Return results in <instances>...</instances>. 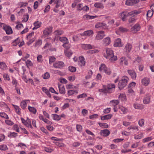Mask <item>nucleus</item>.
Segmentation results:
<instances>
[{
  "instance_id": "obj_31",
  "label": "nucleus",
  "mask_w": 154,
  "mask_h": 154,
  "mask_svg": "<svg viewBox=\"0 0 154 154\" xmlns=\"http://www.w3.org/2000/svg\"><path fill=\"white\" fill-rule=\"evenodd\" d=\"M7 66L5 63L1 62L0 63V68L3 70H5L6 69Z\"/></svg>"
},
{
  "instance_id": "obj_3",
  "label": "nucleus",
  "mask_w": 154,
  "mask_h": 154,
  "mask_svg": "<svg viewBox=\"0 0 154 154\" xmlns=\"http://www.w3.org/2000/svg\"><path fill=\"white\" fill-rule=\"evenodd\" d=\"M105 36L104 32L103 31H100L97 32L96 35V36L95 40H101Z\"/></svg>"
},
{
  "instance_id": "obj_55",
  "label": "nucleus",
  "mask_w": 154,
  "mask_h": 154,
  "mask_svg": "<svg viewBox=\"0 0 154 154\" xmlns=\"http://www.w3.org/2000/svg\"><path fill=\"white\" fill-rule=\"evenodd\" d=\"M87 96L86 94L85 93H83L82 94H80L77 96V98L79 99L80 98H82L85 97H86Z\"/></svg>"
},
{
  "instance_id": "obj_44",
  "label": "nucleus",
  "mask_w": 154,
  "mask_h": 154,
  "mask_svg": "<svg viewBox=\"0 0 154 154\" xmlns=\"http://www.w3.org/2000/svg\"><path fill=\"white\" fill-rule=\"evenodd\" d=\"M152 139L151 137H148L143 140V143L147 142L151 140Z\"/></svg>"
},
{
  "instance_id": "obj_26",
  "label": "nucleus",
  "mask_w": 154,
  "mask_h": 154,
  "mask_svg": "<svg viewBox=\"0 0 154 154\" xmlns=\"http://www.w3.org/2000/svg\"><path fill=\"white\" fill-rule=\"evenodd\" d=\"M83 34L84 35L90 36L93 34V32L92 30H88L85 31Z\"/></svg>"
},
{
  "instance_id": "obj_56",
  "label": "nucleus",
  "mask_w": 154,
  "mask_h": 154,
  "mask_svg": "<svg viewBox=\"0 0 154 154\" xmlns=\"http://www.w3.org/2000/svg\"><path fill=\"white\" fill-rule=\"evenodd\" d=\"M143 137V134H140L135 136L134 138L135 139H140L141 138Z\"/></svg>"
},
{
  "instance_id": "obj_30",
  "label": "nucleus",
  "mask_w": 154,
  "mask_h": 154,
  "mask_svg": "<svg viewBox=\"0 0 154 154\" xmlns=\"http://www.w3.org/2000/svg\"><path fill=\"white\" fill-rule=\"evenodd\" d=\"M28 109L30 112L33 113L34 114L36 113L37 110L34 107L29 106Z\"/></svg>"
},
{
  "instance_id": "obj_18",
  "label": "nucleus",
  "mask_w": 154,
  "mask_h": 154,
  "mask_svg": "<svg viewBox=\"0 0 154 154\" xmlns=\"http://www.w3.org/2000/svg\"><path fill=\"white\" fill-rule=\"evenodd\" d=\"M150 95L149 94L146 95L143 100V102L144 104H147L149 103L150 100Z\"/></svg>"
},
{
  "instance_id": "obj_58",
  "label": "nucleus",
  "mask_w": 154,
  "mask_h": 154,
  "mask_svg": "<svg viewBox=\"0 0 154 154\" xmlns=\"http://www.w3.org/2000/svg\"><path fill=\"white\" fill-rule=\"evenodd\" d=\"M99 52L98 50H96V49H94L93 50H90L88 51V53H89L91 54H93L94 53H98Z\"/></svg>"
},
{
  "instance_id": "obj_49",
  "label": "nucleus",
  "mask_w": 154,
  "mask_h": 154,
  "mask_svg": "<svg viewBox=\"0 0 154 154\" xmlns=\"http://www.w3.org/2000/svg\"><path fill=\"white\" fill-rule=\"evenodd\" d=\"M14 106L15 109L16 110V112L18 114H20V108L19 107L17 106Z\"/></svg>"
},
{
  "instance_id": "obj_52",
  "label": "nucleus",
  "mask_w": 154,
  "mask_h": 154,
  "mask_svg": "<svg viewBox=\"0 0 154 154\" xmlns=\"http://www.w3.org/2000/svg\"><path fill=\"white\" fill-rule=\"evenodd\" d=\"M17 134L15 132L11 133L10 134L8 135L9 137H14L17 136Z\"/></svg>"
},
{
  "instance_id": "obj_12",
  "label": "nucleus",
  "mask_w": 154,
  "mask_h": 154,
  "mask_svg": "<svg viewBox=\"0 0 154 154\" xmlns=\"http://www.w3.org/2000/svg\"><path fill=\"white\" fill-rule=\"evenodd\" d=\"M128 72L132 79H136V74L134 71L132 70H128Z\"/></svg>"
},
{
  "instance_id": "obj_41",
  "label": "nucleus",
  "mask_w": 154,
  "mask_h": 154,
  "mask_svg": "<svg viewBox=\"0 0 154 154\" xmlns=\"http://www.w3.org/2000/svg\"><path fill=\"white\" fill-rule=\"evenodd\" d=\"M28 39L29 41L27 42V44L28 45H29L34 41L35 40V37H33L32 38Z\"/></svg>"
},
{
  "instance_id": "obj_6",
  "label": "nucleus",
  "mask_w": 154,
  "mask_h": 154,
  "mask_svg": "<svg viewBox=\"0 0 154 154\" xmlns=\"http://www.w3.org/2000/svg\"><path fill=\"white\" fill-rule=\"evenodd\" d=\"M101 136L104 137L108 136L110 134V132L108 129H104L101 130L100 133Z\"/></svg>"
},
{
  "instance_id": "obj_7",
  "label": "nucleus",
  "mask_w": 154,
  "mask_h": 154,
  "mask_svg": "<svg viewBox=\"0 0 154 154\" xmlns=\"http://www.w3.org/2000/svg\"><path fill=\"white\" fill-rule=\"evenodd\" d=\"M3 29L5 31L6 34L8 35L11 34L13 33L12 29L9 26H3Z\"/></svg>"
},
{
  "instance_id": "obj_28",
  "label": "nucleus",
  "mask_w": 154,
  "mask_h": 154,
  "mask_svg": "<svg viewBox=\"0 0 154 154\" xmlns=\"http://www.w3.org/2000/svg\"><path fill=\"white\" fill-rule=\"evenodd\" d=\"M115 86L114 84H109L108 85L106 88H107L108 90L109 91H112V89L115 88Z\"/></svg>"
},
{
  "instance_id": "obj_36",
  "label": "nucleus",
  "mask_w": 154,
  "mask_h": 154,
  "mask_svg": "<svg viewBox=\"0 0 154 154\" xmlns=\"http://www.w3.org/2000/svg\"><path fill=\"white\" fill-rule=\"evenodd\" d=\"M54 33L56 35H60L63 33V32L60 30H57L55 31Z\"/></svg>"
},
{
  "instance_id": "obj_35",
  "label": "nucleus",
  "mask_w": 154,
  "mask_h": 154,
  "mask_svg": "<svg viewBox=\"0 0 154 154\" xmlns=\"http://www.w3.org/2000/svg\"><path fill=\"white\" fill-rule=\"evenodd\" d=\"M20 105L21 107L23 109H24L26 106V100H24L21 103Z\"/></svg>"
},
{
  "instance_id": "obj_25",
  "label": "nucleus",
  "mask_w": 154,
  "mask_h": 154,
  "mask_svg": "<svg viewBox=\"0 0 154 154\" xmlns=\"http://www.w3.org/2000/svg\"><path fill=\"white\" fill-rule=\"evenodd\" d=\"M134 106L135 109H142L143 108V107L142 105L138 103H135L134 105Z\"/></svg>"
},
{
  "instance_id": "obj_1",
  "label": "nucleus",
  "mask_w": 154,
  "mask_h": 154,
  "mask_svg": "<svg viewBox=\"0 0 154 154\" xmlns=\"http://www.w3.org/2000/svg\"><path fill=\"white\" fill-rule=\"evenodd\" d=\"M106 53H104V57L109 60L110 62H113L117 60L116 56H114L113 51L110 48H106Z\"/></svg>"
},
{
  "instance_id": "obj_50",
  "label": "nucleus",
  "mask_w": 154,
  "mask_h": 154,
  "mask_svg": "<svg viewBox=\"0 0 154 154\" xmlns=\"http://www.w3.org/2000/svg\"><path fill=\"white\" fill-rule=\"evenodd\" d=\"M0 116L3 118H4L5 119H8L9 117L5 113H0Z\"/></svg>"
},
{
  "instance_id": "obj_64",
  "label": "nucleus",
  "mask_w": 154,
  "mask_h": 154,
  "mask_svg": "<svg viewBox=\"0 0 154 154\" xmlns=\"http://www.w3.org/2000/svg\"><path fill=\"white\" fill-rule=\"evenodd\" d=\"M43 121L46 123L49 124V125H51L52 124V123L51 122L49 121L47 119H44Z\"/></svg>"
},
{
  "instance_id": "obj_45",
  "label": "nucleus",
  "mask_w": 154,
  "mask_h": 154,
  "mask_svg": "<svg viewBox=\"0 0 154 154\" xmlns=\"http://www.w3.org/2000/svg\"><path fill=\"white\" fill-rule=\"evenodd\" d=\"M69 70L71 72H74L76 70L75 67L72 66H69L68 67Z\"/></svg>"
},
{
  "instance_id": "obj_53",
  "label": "nucleus",
  "mask_w": 154,
  "mask_h": 154,
  "mask_svg": "<svg viewBox=\"0 0 154 154\" xmlns=\"http://www.w3.org/2000/svg\"><path fill=\"white\" fill-rule=\"evenodd\" d=\"M110 103H114L115 104L114 105L116 106L119 103V101L118 100H114L111 101Z\"/></svg>"
},
{
  "instance_id": "obj_46",
  "label": "nucleus",
  "mask_w": 154,
  "mask_h": 154,
  "mask_svg": "<svg viewBox=\"0 0 154 154\" xmlns=\"http://www.w3.org/2000/svg\"><path fill=\"white\" fill-rule=\"evenodd\" d=\"M153 11H148L146 14V16L147 17H150L153 15Z\"/></svg>"
},
{
  "instance_id": "obj_34",
  "label": "nucleus",
  "mask_w": 154,
  "mask_h": 154,
  "mask_svg": "<svg viewBox=\"0 0 154 154\" xmlns=\"http://www.w3.org/2000/svg\"><path fill=\"white\" fill-rule=\"evenodd\" d=\"M119 97L122 101H126V96L124 94H120Z\"/></svg>"
},
{
  "instance_id": "obj_57",
  "label": "nucleus",
  "mask_w": 154,
  "mask_h": 154,
  "mask_svg": "<svg viewBox=\"0 0 154 154\" xmlns=\"http://www.w3.org/2000/svg\"><path fill=\"white\" fill-rule=\"evenodd\" d=\"M119 108L123 112L124 114H125L126 113L127 109H126L122 106H120Z\"/></svg>"
},
{
  "instance_id": "obj_43",
  "label": "nucleus",
  "mask_w": 154,
  "mask_h": 154,
  "mask_svg": "<svg viewBox=\"0 0 154 154\" xmlns=\"http://www.w3.org/2000/svg\"><path fill=\"white\" fill-rule=\"evenodd\" d=\"M98 124L101 127L104 128H107L108 127V125L106 123H99Z\"/></svg>"
},
{
  "instance_id": "obj_62",
  "label": "nucleus",
  "mask_w": 154,
  "mask_h": 154,
  "mask_svg": "<svg viewBox=\"0 0 154 154\" xmlns=\"http://www.w3.org/2000/svg\"><path fill=\"white\" fill-rule=\"evenodd\" d=\"M5 123L8 125H12L14 124L13 122L11 120H5Z\"/></svg>"
},
{
  "instance_id": "obj_13",
  "label": "nucleus",
  "mask_w": 154,
  "mask_h": 154,
  "mask_svg": "<svg viewBox=\"0 0 154 154\" xmlns=\"http://www.w3.org/2000/svg\"><path fill=\"white\" fill-rule=\"evenodd\" d=\"M85 63V58L81 56L79 57V64L81 66H84Z\"/></svg>"
},
{
  "instance_id": "obj_22",
  "label": "nucleus",
  "mask_w": 154,
  "mask_h": 154,
  "mask_svg": "<svg viewBox=\"0 0 154 154\" xmlns=\"http://www.w3.org/2000/svg\"><path fill=\"white\" fill-rule=\"evenodd\" d=\"M149 80L148 78H145L142 80V83L143 85L147 86L149 83Z\"/></svg>"
},
{
  "instance_id": "obj_2",
  "label": "nucleus",
  "mask_w": 154,
  "mask_h": 154,
  "mask_svg": "<svg viewBox=\"0 0 154 154\" xmlns=\"http://www.w3.org/2000/svg\"><path fill=\"white\" fill-rule=\"evenodd\" d=\"M128 78L126 76H123L118 84V87L120 89H123L127 85Z\"/></svg>"
},
{
  "instance_id": "obj_20",
  "label": "nucleus",
  "mask_w": 154,
  "mask_h": 154,
  "mask_svg": "<svg viewBox=\"0 0 154 154\" xmlns=\"http://www.w3.org/2000/svg\"><path fill=\"white\" fill-rule=\"evenodd\" d=\"M41 24L42 23L39 21L35 22L34 23L35 26L33 28L32 30H34L40 27Z\"/></svg>"
},
{
  "instance_id": "obj_15",
  "label": "nucleus",
  "mask_w": 154,
  "mask_h": 154,
  "mask_svg": "<svg viewBox=\"0 0 154 154\" xmlns=\"http://www.w3.org/2000/svg\"><path fill=\"white\" fill-rule=\"evenodd\" d=\"M58 87L60 93L61 94H64L65 93V90L64 85L58 84Z\"/></svg>"
},
{
  "instance_id": "obj_32",
  "label": "nucleus",
  "mask_w": 154,
  "mask_h": 154,
  "mask_svg": "<svg viewBox=\"0 0 154 154\" xmlns=\"http://www.w3.org/2000/svg\"><path fill=\"white\" fill-rule=\"evenodd\" d=\"M103 93H112V91H109V90H108L106 86L103 85Z\"/></svg>"
},
{
  "instance_id": "obj_16",
  "label": "nucleus",
  "mask_w": 154,
  "mask_h": 154,
  "mask_svg": "<svg viewBox=\"0 0 154 154\" xmlns=\"http://www.w3.org/2000/svg\"><path fill=\"white\" fill-rule=\"evenodd\" d=\"M57 39L63 42V43H69L68 39L65 37H60V36H58L57 37Z\"/></svg>"
},
{
  "instance_id": "obj_9",
  "label": "nucleus",
  "mask_w": 154,
  "mask_h": 154,
  "mask_svg": "<svg viewBox=\"0 0 154 154\" xmlns=\"http://www.w3.org/2000/svg\"><path fill=\"white\" fill-rule=\"evenodd\" d=\"M141 12V11L140 10H135L128 13V15H130L131 16L133 17Z\"/></svg>"
},
{
  "instance_id": "obj_33",
  "label": "nucleus",
  "mask_w": 154,
  "mask_h": 154,
  "mask_svg": "<svg viewBox=\"0 0 154 154\" xmlns=\"http://www.w3.org/2000/svg\"><path fill=\"white\" fill-rule=\"evenodd\" d=\"M26 125L28 128H32V127L31 123L30 120L28 118H27L26 120Z\"/></svg>"
},
{
  "instance_id": "obj_59",
  "label": "nucleus",
  "mask_w": 154,
  "mask_h": 154,
  "mask_svg": "<svg viewBox=\"0 0 154 154\" xmlns=\"http://www.w3.org/2000/svg\"><path fill=\"white\" fill-rule=\"evenodd\" d=\"M104 72L108 75H110L111 73L110 69L107 68L106 69V71H104Z\"/></svg>"
},
{
  "instance_id": "obj_63",
  "label": "nucleus",
  "mask_w": 154,
  "mask_h": 154,
  "mask_svg": "<svg viewBox=\"0 0 154 154\" xmlns=\"http://www.w3.org/2000/svg\"><path fill=\"white\" fill-rule=\"evenodd\" d=\"M29 17L28 14L24 15L23 16V21H24L25 22H26L28 20Z\"/></svg>"
},
{
  "instance_id": "obj_37",
  "label": "nucleus",
  "mask_w": 154,
  "mask_h": 154,
  "mask_svg": "<svg viewBox=\"0 0 154 154\" xmlns=\"http://www.w3.org/2000/svg\"><path fill=\"white\" fill-rule=\"evenodd\" d=\"M53 115L54 119L55 120L59 121L61 119V116L56 114H52Z\"/></svg>"
},
{
  "instance_id": "obj_10",
  "label": "nucleus",
  "mask_w": 154,
  "mask_h": 154,
  "mask_svg": "<svg viewBox=\"0 0 154 154\" xmlns=\"http://www.w3.org/2000/svg\"><path fill=\"white\" fill-rule=\"evenodd\" d=\"M140 27L138 24L135 25L131 29V31L133 33H135L140 29Z\"/></svg>"
},
{
  "instance_id": "obj_27",
  "label": "nucleus",
  "mask_w": 154,
  "mask_h": 154,
  "mask_svg": "<svg viewBox=\"0 0 154 154\" xmlns=\"http://www.w3.org/2000/svg\"><path fill=\"white\" fill-rule=\"evenodd\" d=\"M94 6L95 7L99 8H104L103 5L100 3L97 2L95 3Z\"/></svg>"
},
{
  "instance_id": "obj_38",
  "label": "nucleus",
  "mask_w": 154,
  "mask_h": 154,
  "mask_svg": "<svg viewBox=\"0 0 154 154\" xmlns=\"http://www.w3.org/2000/svg\"><path fill=\"white\" fill-rule=\"evenodd\" d=\"M65 53L66 56L70 57L72 54V52L70 51H65Z\"/></svg>"
},
{
  "instance_id": "obj_23",
  "label": "nucleus",
  "mask_w": 154,
  "mask_h": 154,
  "mask_svg": "<svg viewBox=\"0 0 154 154\" xmlns=\"http://www.w3.org/2000/svg\"><path fill=\"white\" fill-rule=\"evenodd\" d=\"M95 27L97 28H98L101 27L105 28L106 27V24L104 23H99L95 25Z\"/></svg>"
},
{
  "instance_id": "obj_48",
  "label": "nucleus",
  "mask_w": 154,
  "mask_h": 154,
  "mask_svg": "<svg viewBox=\"0 0 154 154\" xmlns=\"http://www.w3.org/2000/svg\"><path fill=\"white\" fill-rule=\"evenodd\" d=\"M125 4L127 5H133L132 0H127L126 1Z\"/></svg>"
},
{
  "instance_id": "obj_51",
  "label": "nucleus",
  "mask_w": 154,
  "mask_h": 154,
  "mask_svg": "<svg viewBox=\"0 0 154 154\" xmlns=\"http://www.w3.org/2000/svg\"><path fill=\"white\" fill-rule=\"evenodd\" d=\"M92 72L91 70H89L88 72V75L86 76V79H88L90 78L92 74Z\"/></svg>"
},
{
  "instance_id": "obj_21",
  "label": "nucleus",
  "mask_w": 154,
  "mask_h": 154,
  "mask_svg": "<svg viewBox=\"0 0 154 154\" xmlns=\"http://www.w3.org/2000/svg\"><path fill=\"white\" fill-rule=\"evenodd\" d=\"M112 116V115L111 114H109L103 116H101V119L102 120H107L110 119Z\"/></svg>"
},
{
  "instance_id": "obj_47",
  "label": "nucleus",
  "mask_w": 154,
  "mask_h": 154,
  "mask_svg": "<svg viewBox=\"0 0 154 154\" xmlns=\"http://www.w3.org/2000/svg\"><path fill=\"white\" fill-rule=\"evenodd\" d=\"M138 124L141 127H142L144 124V120L143 119H141L139 120Z\"/></svg>"
},
{
  "instance_id": "obj_40",
  "label": "nucleus",
  "mask_w": 154,
  "mask_h": 154,
  "mask_svg": "<svg viewBox=\"0 0 154 154\" xmlns=\"http://www.w3.org/2000/svg\"><path fill=\"white\" fill-rule=\"evenodd\" d=\"M119 31L121 32H127L128 30L127 29L123 27H120L119 28Z\"/></svg>"
},
{
  "instance_id": "obj_60",
  "label": "nucleus",
  "mask_w": 154,
  "mask_h": 154,
  "mask_svg": "<svg viewBox=\"0 0 154 154\" xmlns=\"http://www.w3.org/2000/svg\"><path fill=\"white\" fill-rule=\"evenodd\" d=\"M27 67H29V66H32V63L31 61L29 60H27L26 62Z\"/></svg>"
},
{
  "instance_id": "obj_54",
  "label": "nucleus",
  "mask_w": 154,
  "mask_h": 154,
  "mask_svg": "<svg viewBox=\"0 0 154 154\" xmlns=\"http://www.w3.org/2000/svg\"><path fill=\"white\" fill-rule=\"evenodd\" d=\"M50 76V75L49 73L47 72L43 76V78L44 79H47L49 78Z\"/></svg>"
},
{
  "instance_id": "obj_29",
  "label": "nucleus",
  "mask_w": 154,
  "mask_h": 154,
  "mask_svg": "<svg viewBox=\"0 0 154 154\" xmlns=\"http://www.w3.org/2000/svg\"><path fill=\"white\" fill-rule=\"evenodd\" d=\"M97 17V16H90L88 15H85L83 16L84 18H86L88 20L93 19Z\"/></svg>"
},
{
  "instance_id": "obj_14",
  "label": "nucleus",
  "mask_w": 154,
  "mask_h": 154,
  "mask_svg": "<svg viewBox=\"0 0 154 154\" xmlns=\"http://www.w3.org/2000/svg\"><path fill=\"white\" fill-rule=\"evenodd\" d=\"M120 63L121 65H128V62L126 58L125 57H122L120 59Z\"/></svg>"
},
{
  "instance_id": "obj_5",
  "label": "nucleus",
  "mask_w": 154,
  "mask_h": 154,
  "mask_svg": "<svg viewBox=\"0 0 154 154\" xmlns=\"http://www.w3.org/2000/svg\"><path fill=\"white\" fill-rule=\"evenodd\" d=\"M64 66V63L62 61L56 62L53 64V66L57 69H61Z\"/></svg>"
},
{
  "instance_id": "obj_61",
  "label": "nucleus",
  "mask_w": 154,
  "mask_h": 154,
  "mask_svg": "<svg viewBox=\"0 0 154 154\" xmlns=\"http://www.w3.org/2000/svg\"><path fill=\"white\" fill-rule=\"evenodd\" d=\"M56 58L54 57H51L49 59V63L50 64L52 63L53 62L55 61Z\"/></svg>"
},
{
  "instance_id": "obj_8",
  "label": "nucleus",
  "mask_w": 154,
  "mask_h": 154,
  "mask_svg": "<svg viewBox=\"0 0 154 154\" xmlns=\"http://www.w3.org/2000/svg\"><path fill=\"white\" fill-rule=\"evenodd\" d=\"M103 44L105 46H107L109 45L111 42L110 38L109 37H107L104 38L103 41Z\"/></svg>"
},
{
  "instance_id": "obj_19",
  "label": "nucleus",
  "mask_w": 154,
  "mask_h": 154,
  "mask_svg": "<svg viewBox=\"0 0 154 154\" xmlns=\"http://www.w3.org/2000/svg\"><path fill=\"white\" fill-rule=\"evenodd\" d=\"M52 28H47L43 31V34L44 35H48L51 32Z\"/></svg>"
},
{
  "instance_id": "obj_4",
  "label": "nucleus",
  "mask_w": 154,
  "mask_h": 154,
  "mask_svg": "<svg viewBox=\"0 0 154 154\" xmlns=\"http://www.w3.org/2000/svg\"><path fill=\"white\" fill-rule=\"evenodd\" d=\"M132 48V45L129 43H128L125 45L124 48V51L125 54L128 55L130 52Z\"/></svg>"
},
{
  "instance_id": "obj_11",
  "label": "nucleus",
  "mask_w": 154,
  "mask_h": 154,
  "mask_svg": "<svg viewBox=\"0 0 154 154\" xmlns=\"http://www.w3.org/2000/svg\"><path fill=\"white\" fill-rule=\"evenodd\" d=\"M130 16L128 15V13H127L125 12H122L120 14V17L123 21H125L127 17Z\"/></svg>"
},
{
  "instance_id": "obj_39",
  "label": "nucleus",
  "mask_w": 154,
  "mask_h": 154,
  "mask_svg": "<svg viewBox=\"0 0 154 154\" xmlns=\"http://www.w3.org/2000/svg\"><path fill=\"white\" fill-rule=\"evenodd\" d=\"M107 67H106V65L104 64H102L100 67L99 68V70L100 71L103 70L104 72L106 71V69Z\"/></svg>"
},
{
  "instance_id": "obj_42",
  "label": "nucleus",
  "mask_w": 154,
  "mask_h": 154,
  "mask_svg": "<svg viewBox=\"0 0 154 154\" xmlns=\"http://www.w3.org/2000/svg\"><path fill=\"white\" fill-rule=\"evenodd\" d=\"M8 149V148L6 145H0V150L2 151H5Z\"/></svg>"
},
{
  "instance_id": "obj_24",
  "label": "nucleus",
  "mask_w": 154,
  "mask_h": 154,
  "mask_svg": "<svg viewBox=\"0 0 154 154\" xmlns=\"http://www.w3.org/2000/svg\"><path fill=\"white\" fill-rule=\"evenodd\" d=\"M77 90H71L68 91V94L69 95H71L73 94L76 95L78 94Z\"/></svg>"
},
{
  "instance_id": "obj_17",
  "label": "nucleus",
  "mask_w": 154,
  "mask_h": 154,
  "mask_svg": "<svg viewBox=\"0 0 154 154\" xmlns=\"http://www.w3.org/2000/svg\"><path fill=\"white\" fill-rule=\"evenodd\" d=\"M114 46L115 47H120L122 46L121 44V40L119 38H117L115 41Z\"/></svg>"
}]
</instances>
